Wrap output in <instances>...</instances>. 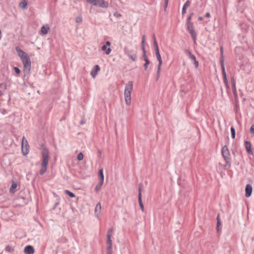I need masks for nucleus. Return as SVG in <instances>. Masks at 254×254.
<instances>
[{
    "label": "nucleus",
    "instance_id": "1",
    "mask_svg": "<svg viewBox=\"0 0 254 254\" xmlns=\"http://www.w3.org/2000/svg\"><path fill=\"white\" fill-rule=\"evenodd\" d=\"M15 50L23 64L24 72L26 74L28 73L31 68V62L29 56L18 47H16Z\"/></svg>",
    "mask_w": 254,
    "mask_h": 254
},
{
    "label": "nucleus",
    "instance_id": "2",
    "mask_svg": "<svg viewBox=\"0 0 254 254\" xmlns=\"http://www.w3.org/2000/svg\"><path fill=\"white\" fill-rule=\"evenodd\" d=\"M41 154L42 156V159L40 174V175H43L47 171V165L49 158L48 151L44 145H42L41 146Z\"/></svg>",
    "mask_w": 254,
    "mask_h": 254
},
{
    "label": "nucleus",
    "instance_id": "3",
    "mask_svg": "<svg viewBox=\"0 0 254 254\" xmlns=\"http://www.w3.org/2000/svg\"><path fill=\"white\" fill-rule=\"evenodd\" d=\"M133 89V82L132 81L128 82L125 87L124 98L126 104L129 106L131 103V92Z\"/></svg>",
    "mask_w": 254,
    "mask_h": 254
},
{
    "label": "nucleus",
    "instance_id": "4",
    "mask_svg": "<svg viewBox=\"0 0 254 254\" xmlns=\"http://www.w3.org/2000/svg\"><path fill=\"white\" fill-rule=\"evenodd\" d=\"M89 3L102 8H107L108 7L109 3L104 0H86Z\"/></svg>",
    "mask_w": 254,
    "mask_h": 254
},
{
    "label": "nucleus",
    "instance_id": "5",
    "mask_svg": "<svg viewBox=\"0 0 254 254\" xmlns=\"http://www.w3.org/2000/svg\"><path fill=\"white\" fill-rule=\"evenodd\" d=\"M21 151L24 155H26L29 152V146L27 140L24 136L22 138Z\"/></svg>",
    "mask_w": 254,
    "mask_h": 254
},
{
    "label": "nucleus",
    "instance_id": "6",
    "mask_svg": "<svg viewBox=\"0 0 254 254\" xmlns=\"http://www.w3.org/2000/svg\"><path fill=\"white\" fill-rule=\"evenodd\" d=\"M187 29L191 35L194 42L196 41V34L194 29L193 24L192 22H187Z\"/></svg>",
    "mask_w": 254,
    "mask_h": 254
},
{
    "label": "nucleus",
    "instance_id": "7",
    "mask_svg": "<svg viewBox=\"0 0 254 254\" xmlns=\"http://www.w3.org/2000/svg\"><path fill=\"white\" fill-rule=\"evenodd\" d=\"M113 233V229L110 228L108 230L107 234V250H112V241L111 240V237Z\"/></svg>",
    "mask_w": 254,
    "mask_h": 254
},
{
    "label": "nucleus",
    "instance_id": "8",
    "mask_svg": "<svg viewBox=\"0 0 254 254\" xmlns=\"http://www.w3.org/2000/svg\"><path fill=\"white\" fill-rule=\"evenodd\" d=\"M222 154L227 162V163H230V153L228 147L226 146H224L223 147L222 149Z\"/></svg>",
    "mask_w": 254,
    "mask_h": 254
},
{
    "label": "nucleus",
    "instance_id": "9",
    "mask_svg": "<svg viewBox=\"0 0 254 254\" xmlns=\"http://www.w3.org/2000/svg\"><path fill=\"white\" fill-rule=\"evenodd\" d=\"M111 43L109 41H107L101 48L102 50L104 51L106 55H109L112 51L111 49L109 47Z\"/></svg>",
    "mask_w": 254,
    "mask_h": 254
},
{
    "label": "nucleus",
    "instance_id": "10",
    "mask_svg": "<svg viewBox=\"0 0 254 254\" xmlns=\"http://www.w3.org/2000/svg\"><path fill=\"white\" fill-rule=\"evenodd\" d=\"M186 53L188 55L190 59L193 62L195 68H197L198 66V62L196 60L195 56L192 55L190 51H186Z\"/></svg>",
    "mask_w": 254,
    "mask_h": 254
},
{
    "label": "nucleus",
    "instance_id": "11",
    "mask_svg": "<svg viewBox=\"0 0 254 254\" xmlns=\"http://www.w3.org/2000/svg\"><path fill=\"white\" fill-rule=\"evenodd\" d=\"M50 29V27L48 24L44 25L41 27L40 34L41 35H46L49 32Z\"/></svg>",
    "mask_w": 254,
    "mask_h": 254
},
{
    "label": "nucleus",
    "instance_id": "12",
    "mask_svg": "<svg viewBox=\"0 0 254 254\" xmlns=\"http://www.w3.org/2000/svg\"><path fill=\"white\" fill-rule=\"evenodd\" d=\"M100 70V67L99 66V65H95L93 67V68L91 71L90 74H91V76L94 78L96 77V75L97 74L98 72Z\"/></svg>",
    "mask_w": 254,
    "mask_h": 254
},
{
    "label": "nucleus",
    "instance_id": "13",
    "mask_svg": "<svg viewBox=\"0 0 254 254\" xmlns=\"http://www.w3.org/2000/svg\"><path fill=\"white\" fill-rule=\"evenodd\" d=\"M245 195L247 197H249L251 195L252 192V187L251 186V185L248 184L246 186L245 189Z\"/></svg>",
    "mask_w": 254,
    "mask_h": 254
},
{
    "label": "nucleus",
    "instance_id": "14",
    "mask_svg": "<svg viewBox=\"0 0 254 254\" xmlns=\"http://www.w3.org/2000/svg\"><path fill=\"white\" fill-rule=\"evenodd\" d=\"M8 83L4 82L0 84V96L2 95L3 92L7 89Z\"/></svg>",
    "mask_w": 254,
    "mask_h": 254
},
{
    "label": "nucleus",
    "instance_id": "15",
    "mask_svg": "<svg viewBox=\"0 0 254 254\" xmlns=\"http://www.w3.org/2000/svg\"><path fill=\"white\" fill-rule=\"evenodd\" d=\"M101 205L100 203H98L95 208V213L97 217H99V215L101 213Z\"/></svg>",
    "mask_w": 254,
    "mask_h": 254
},
{
    "label": "nucleus",
    "instance_id": "16",
    "mask_svg": "<svg viewBox=\"0 0 254 254\" xmlns=\"http://www.w3.org/2000/svg\"><path fill=\"white\" fill-rule=\"evenodd\" d=\"M24 253L26 254H33L34 253V250L33 247L27 246L24 249Z\"/></svg>",
    "mask_w": 254,
    "mask_h": 254
},
{
    "label": "nucleus",
    "instance_id": "17",
    "mask_svg": "<svg viewBox=\"0 0 254 254\" xmlns=\"http://www.w3.org/2000/svg\"><path fill=\"white\" fill-rule=\"evenodd\" d=\"M245 145H246V148L247 151V152L250 154H253V151L252 149V146H251V143L250 142L246 141L245 142Z\"/></svg>",
    "mask_w": 254,
    "mask_h": 254
},
{
    "label": "nucleus",
    "instance_id": "18",
    "mask_svg": "<svg viewBox=\"0 0 254 254\" xmlns=\"http://www.w3.org/2000/svg\"><path fill=\"white\" fill-rule=\"evenodd\" d=\"M231 82L232 84L233 92L235 95H237V91L236 87V82L234 77H231Z\"/></svg>",
    "mask_w": 254,
    "mask_h": 254
},
{
    "label": "nucleus",
    "instance_id": "19",
    "mask_svg": "<svg viewBox=\"0 0 254 254\" xmlns=\"http://www.w3.org/2000/svg\"><path fill=\"white\" fill-rule=\"evenodd\" d=\"M221 226V222L220 220L219 215H218L217 216V227L216 229L218 232L220 231V228Z\"/></svg>",
    "mask_w": 254,
    "mask_h": 254
},
{
    "label": "nucleus",
    "instance_id": "20",
    "mask_svg": "<svg viewBox=\"0 0 254 254\" xmlns=\"http://www.w3.org/2000/svg\"><path fill=\"white\" fill-rule=\"evenodd\" d=\"M98 174H99V176L100 178V182L104 183V175H103V170L102 169H100L99 170Z\"/></svg>",
    "mask_w": 254,
    "mask_h": 254
},
{
    "label": "nucleus",
    "instance_id": "21",
    "mask_svg": "<svg viewBox=\"0 0 254 254\" xmlns=\"http://www.w3.org/2000/svg\"><path fill=\"white\" fill-rule=\"evenodd\" d=\"M17 185L16 183L13 182L9 190L10 192L14 193L15 192V190L17 188Z\"/></svg>",
    "mask_w": 254,
    "mask_h": 254
},
{
    "label": "nucleus",
    "instance_id": "22",
    "mask_svg": "<svg viewBox=\"0 0 254 254\" xmlns=\"http://www.w3.org/2000/svg\"><path fill=\"white\" fill-rule=\"evenodd\" d=\"M104 183H102V182H100L98 184H97L95 188V190L96 191V192H98L101 189L103 184Z\"/></svg>",
    "mask_w": 254,
    "mask_h": 254
},
{
    "label": "nucleus",
    "instance_id": "23",
    "mask_svg": "<svg viewBox=\"0 0 254 254\" xmlns=\"http://www.w3.org/2000/svg\"><path fill=\"white\" fill-rule=\"evenodd\" d=\"M19 6L24 9L27 6V2L25 0H23L19 4Z\"/></svg>",
    "mask_w": 254,
    "mask_h": 254
},
{
    "label": "nucleus",
    "instance_id": "24",
    "mask_svg": "<svg viewBox=\"0 0 254 254\" xmlns=\"http://www.w3.org/2000/svg\"><path fill=\"white\" fill-rule=\"evenodd\" d=\"M155 55H156V58H157V59L158 61V63H162V59H161V55L160 54V53L159 52H156L155 53Z\"/></svg>",
    "mask_w": 254,
    "mask_h": 254
},
{
    "label": "nucleus",
    "instance_id": "25",
    "mask_svg": "<svg viewBox=\"0 0 254 254\" xmlns=\"http://www.w3.org/2000/svg\"><path fill=\"white\" fill-rule=\"evenodd\" d=\"M5 251L11 253L14 251V248L10 246H7L5 248Z\"/></svg>",
    "mask_w": 254,
    "mask_h": 254
},
{
    "label": "nucleus",
    "instance_id": "26",
    "mask_svg": "<svg viewBox=\"0 0 254 254\" xmlns=\"http://www.w3.org/2000/svg\"><path fill=\"white\" fill-rule=\"evenodd\" d=\"M162 63H160H160H158V68H157V78H158L160 76V71H161V65H162Z\"/></svg>",
    "mask_w": 254,
    "mask_h": 254
},
{
    "label": "nucleus",
    "instance_id": "27",
    "mask_svg": "<svg viewBox=\"0 0 254 254\" xmlns=\"http://www.w3.org/2000/svg\"><path fill=\"white\" fill-rule=\"evenodd\" d=\"M223 76L224 83H225L226 86L228 88H229V84H228V79L227 78V75H225V76Z\"/></svg>",
    "mask_w": 254,
    "mask_h": 254
},
{
    "label": "nucleus",
    "instance_id": "28",
    "mask_svg": "<svg viewBox=\"0 0 254 254\" xmlns=\"http://www.w3.org/2000/svg\"><path fill=\"white\" fill-rule=\"evenodd\" d=\"M154 47H155V53L159 52V48H158V45H157V42H156L155 39H154Z\"/></svg>",
    "mask_w": 254,
    "mask_h": 254
},
{
    "label": "nucleus",
    "instance_id": "29",
    "mask_svg": "<svg viewBox=\"0 0 254 254\" xmlns=\"http://www.w3.org/2000/svg\"><path fill=\"white\" fill-rule=\"evenodd\" d=\"M64 192L66 194L68 195L70 197H75V195L74 194V193H73L72 192L68 190H65L64 191Z\"/></svg>",
    "mask_w": 254,
    "mask_h": 254
},
{
    "label": "nucleus",
    "instance_id": "30",
    "mask_svg": "<svg viewBox=\"0 0 254 254\" xmlns=\"http://www.w3.org/2000/svg\"><path fill=\"white\" fill-rule=\"evenodd\" d=\"M77 160L78 161H81V160H83V154L81 152L79 153L77 155Z\"/></svg>",
    "mask_w": 254,
    "mask_h": 254
},
{
    "label": "nucleus",
    "instance_id": "31",
    "mask_svg": "<svg viewBox=\"0 0 254 254\" xmlns=\"http://www.w3.org/2000/svg\"><path fill=\"white\" fill-rule=\"evenodd\" d=\"M138 202H139V204L142 203V199H141V193L140 189H139V190Z\"/></svg>",
    "mask_w": 254,
    "mask_h": 254
},
{
    "label": "nucleus",
    "instance_id": "32",
    "mask_svg": "<svg viewBox=\"0 0 254 254\" xmlns=\"http://www.w3.org/2000/svg\"><path fill=\"white\" fill-rule=\"evenodd\" d=\"M231 132L232 138H234L235 137V130L233 127H231Z\"/></svg>",
    "mask_w": 254,
    "mask_h": 254
},
{
    "label": "nucleus",
    "instance_id": "33",
    "mask_svg": "<svg viewBox=\"0 0 254 254\" xmlns=\"http://www.w3.org/2000/svg\"><path fill=\"white\" fill-rule=\"evenodd\" d=\"M143 58L144 61H145L146 60H148V58L146 54V51H145V48H144L143 47Z\"/></svg>",
    "mask_w": 254,
    "mask_h": 254
},
{
    "label": "nucleus",
    "instance_id": "34",
    "mask_svg": "<svg viewBox=\"0 0 254 254\" xmlns=\"http://www.w3.org/2000/svg\"><path fill=\"white\" fill-rule=\"evenodd\" d=\"M149 64H150V63H149V60L145 61V63L144 64V67L145 70H146L147 69L148 65Z\"/></svg>",
    "mask_w": 254,
    "mask_h": 254
},
{
    "label": "nucleus",
    "instance_id": "35",
    "mask_svg": "<svg viewBox=\"0 0 254 254\" xmlns=\"http://www.w3.org/2000/svg\"><path fill=\"white\" fill-rule=\"evenodd\" d=\"M190 2L189 1V0H187L186 3L184 4V7H185V8H188L190 6Z\"/></svg>",
    "mask_w": 254,
    "mask_h": 254
},
{
    "label": "nucleus",
    "instance_id": "36",
    "mask_svg": "<svg viewBox=\"0 0 254 254\" xmlns=\"http://www.w3.org/2000/svg\"><path fill=\"white\" fill-rule=\"evenodd\" d=\"M192 15H193V13H192L190 14L188 16V18H187V22H191V16H192Z\"/></svg>",
    "mask_w": 254,
    "mask_h": 254
},
{
    "label": "nucleus",
    "instance_id": "37",
    "mask_svg": "<svg viewBox=\"0 0 254 254\" xmlns=\"http://www.w3.org/2000/svg\"><path fill=\"white\" fill-rule=\"evenodd\" d=\"M14 71H15V73H16L17 74H20V69H19L18 67H14Z\"/></svg>",
    "mask_w": 254,
    "mask_h": 254
},
{
    "label": "nucleus",
    "instance_id": "38",
    "mask_svg": "<svg viewBox=\"0 0 254 254\" xmlns=\"http://www.w3.org/2000/svg\"><path fill=\"white\" fill-rule=\"evenodd\" d=\"M220 62H221V67H223V66H224V57H221Z\"/></svg>",
    "mask_w": 254,
    "mask_h": 254
},
{
    "label": "nucleus",
    "instance_id": "39",
    "mask_svg": "<svg viewBox=\"0 0 254 254\" xmlns=\"http://www.w3.org/2000/svg\"><path fill=\"white\" fill-rule=\"evenodd\" d=\"M142 39H142V43H141V48H142V50H143V47L144 48H144V42H145V36H143Z\"/></svg>",
    "mask_w": 254,
    "mask_h": 254
},
{
    "label": "nucleus",
    "instance_id": "40",
    "mask_svg": "<svg viewBox=\"0 0 254 254\" xmlns=\"http://www.w3.org/2000/svg\"><path fill=\"white\" fill-rule=\"evenodd\" d=\"M222 67V75L223 76L226 75V72L225 71V66H223Z\"/></svg>",
    "mask_w": 254,
    "mask_h": 254
},
{
    "label": "nucleus",
    "instance_id": "41",
    "mask_svg": "<svg viewBox=\"0 0 254 254\" xmlns=\"http://www.w3.org/2000/svg\"><path fill=\"white\" fill-rule=\"evenodd\" d=\"M82 21V18L81 17H77L76 18V22L77 23H80Z\"/></svg>",
    "mask_w": 254,
    "mask_h": 254
},
{
    "label": "nucleus",
    "instance_id": "42",
    "mask_svg": "<svg viewBox=\"0 0 254 254\" xmlns=\"http://www.w3.org/2000/svg\"><path fill=\"white\" fill-rule=\"evenodd\" d=\"M114 15L116 17H119L121 16V14L117 12H115Z\"/></svg>",
    "mask_w": 254,
    "mask_h": 254
},
{
    "label": "nucleus",
    "instance_id": "43",
    "mask_svg": "<svg viewBox=\"0 0 254 254\" xmlns=\"http://www.w3.org/2000/svg\"><path fill=\"white\" fill-rule=\"evenodd\" d=\"M250 131L252 133H254V125H252L251 127Z\"/></svg>",
    "mask_w": 254,
    "mask_h": 254
},
{
    "label": "nucleus",
    "instance_id": "44",
    "mask_svg": "<svg viewBox=\"0 0 254 254\" xmlns=\"http://www.w3.org/2000/svg\"><path fill=\"white\" fill-rule=\"evenodd\" d=\"M186 9L187 8H185V7L183 6L182 9V14H184L186 13Z\"/></svg>",
    "mask_w": 254,
    "mask_h": 254
},
{
    "label": "nucleus",
    "instance_id": "45",
    "mask_svg": "<svg viewBox=\"0 0 254 254\" xmlns=\"http://www.w3.org/2000/svg\"><path fill=\"white\" fill-rule=\"evenodd\" d=\"M139 204V206L140 207V208H141L142 211H144V207H143V203H140Z\"/></svg>",
    "mask_w": 254,
    "mask_h": 254
},
{
    "label": "nucleus",
    "instance_id": "46",
    "mask_svg": "<svg viewBox=\"0 0 254 254\" xmlns=\"http://www.w3.org/2000/svg\"><path fill=\"white\" fill-rule=\"evenodd\" d=\"M220 51H221V57H223V47H221L220 48Z\"/></svg>",
    "mask_w": 254,
    "mask_h": 254
},
{
    "label": "nucleus",
    "instance_id": "47",
    "mask_svg": "<svg viewBox=\"0 0 254 254\" xmlns=\"http://www.w3.org/2000/svg\"><path fill=\"white\" fill-rule=\"evenodd\" d=\"M107 254H112V250H107Z\"/></svg>",
    "mask_w": 254,
    "mask_h": 254
},
{
    "label": "nucleus",
    "instance_id": "48",
    "mask_svg": "<svg viewBox=\"0 0 254 254\" xmlns=\"http://www.w3.org/2000/svg\"><path fill=\"white\" fill-rule=\"evenodd\" d=\"M205 16L207 17V18H209L210 17V14L209 12H207L205 14Z\"/></svg>",
    "mask_w": 254,
    "mask_h": 254
},
{
    "label": "nucleus",
    "instance_id": "49",
    "mask_svg": "<svg viewBox=\"0 0 254 254\" xmlns=\"http://www.w3.org/2000/svg\"><path fill=\"white\" fill-rule=\"evenodd\" d=\"M198 20L201 21L202 20V17L201 16H199L198 18Z\"/></svg>",
    "mask_w": 254,
    "mask_h": 254
},
{
    "label": "nucleus",
    "instance_id": "50",
    "mask_svg": "<svg viewBox=\"0 0 254 254\" xmlns=\"http://www.w3.org/2000/svg\"><path fill=\"white\" fill-rule=\"evenodd\" d=\"M168 0H165L166 6L167 5V4H168Z\"/></svg>",
    "mask_w": 254,
    "mask_h": 254
},
{
    "label": "nucleus",
    "instance_id": "51",
    "mask_svg": "<svg viewBox=\"0 0 254 254\" xmlns=\"http://www.w3.org/2000/svg\"><path fill=\"white\" fill-rule=\"evenodd\" d=\"M130 58L133 60V61H135V59L133 58L132 57H130Z\"/></svg>",
    "mask_w": 254,
    "mask_h": 254
},
{
    "label": "nucleus",
    "instance_id": "52",
    "mask_svg": "<svg viewBox=\"0 0 254 254\" xmlns=\"http://www.w3.org/2000/svg\"><path fill=\"white\" fill-rule=\"evenodd\" d=\"M126 49L127 48H125V52L126 53Z\"/></svg>",
    "mask_w": 254,
    "mask_h": 254
}]
</instances>
